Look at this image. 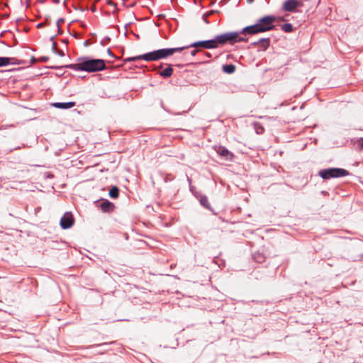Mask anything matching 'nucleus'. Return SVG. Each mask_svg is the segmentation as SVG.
Listing matches in <instances>:
<instances>
[{
	"mask_svg": "<svg viewBox=\"0 0 363 363\" xmlns=\"http://www.w3.org/2000/svg\"><path fill=\"white\" fill-rule=\"evenodd\" d=\"M228 43L233 44L237 42H245L247 40L246 37L242 36L240 32H229L226 33Z\"/></svg>",
	"mask_w": 363,
	"mask_h": 363,
	"instance_id": "5",
	"label": "nucleus"
},
{
	"mask_svg": "<svg viewBox=\"0 0 363 363\" xmlns=\"http://www.w3.org/2000/svg\"><path fill=\"white\" fill-rule=\"evenodd\" d=\"M259 43L262 44L264 49H266L269 45V40L267 38H262L259 40Z\"/></svg>",
	"mask_w": 363,
	"mask_h": 363,
	"instance_id": "19",
	"label": "nucleus"
},
{
	"mask_svg": "<svg viewBox=\"0 0 363 363\" xmlns=\"http://www.w3.org/2000/svg\"><path fill=\"white\" fill-rule=\"evenodd\" d=\"M184 49H185L184 47L160 49L141 55L129 57L126 60V61L135 62L140 60H143L147 62L157 61L171 56L174 52L182 51Z\"/></svg>",
	"mask_w": 363,
	"mask_h": 363,
	"instance_id": "1",
	"label": "nucleus"
},
{
	"mask_svg": "<svg viewBox=\"0 0 363 363\" xmlns=\"http://www.w3.org/2000/svg\"><path fill=\"white\" fill-rule=\"evenodd\" d=\"M107 52H108V54H109V55L113 56V54L109 49H108Z\"/></svg>",
	"mask_w": 363,
	"mask_h": 363,
	"instance_id": "21",
	"label": "nucleus"
},
{
	"mask_svg": "<svg viewBox=\"0 0 363 363\" xmlns=\"http://www.w3.org/2000/svg\"><path fill=\"white\" fill-rule=\"evenodd\" d=\"M189 47H194V48L202 47L203 48L212 49V48H216L217 45L216 44V41H214V39H213V40H209L196 42V43L191 44V45L188 46V48H189ZM184 48H187V47H184Z\"/></svg>",
	"mask_w": 363,
	"mask_h": 363,
	"instance_id": "8",
	"label": "nucleus"
},
{
	"mask_svg": "<svg viewBox=\"0 0 363 363\" xmlns=\"http://www.w3.org/2000/svg\"><path fill=\"white\" fill-rule=\"evenodd\" d=\"M109 196L111 198L116 199L118 196V189L116 186H113L109 191Z\"/></svg>",
	"mask_w": 363,
	"mask_h": 363,
	"instance_id": "16",
	"label": "nucleus"
},
{
	"mask_svg": "<svg viewBox=\"0 0 363 363\" xmlns=\"http://www.w3.org/2000/svg\"><path fill=\"white\" fill-rule=\"evenodd\" d=\"M348 172L342 168H329L320 170L319 175L324 179L347 176Z\"/></svg>",
	"mask_w": 363,
	"mask_h": 363,
	"instance_id": "3",
	"label": "nucleus"
},
{
	"mask_svg": "<svg viewBox=\"0 0 363 363\" xmlns=\"http://www.w3.org/2000/svg\"><path fill=\"white\" fill-rule=\"evenodd\" d=\"M214 41H216V44L217 45V48L218 47V45H223V44H225L226 43H228L226 33H223L222 35H217L214 38Z\"/></svg>",
	"mask_w": 363,
	"mask_h": 363,
	"instance_id": "12",
	"label": "nucleus"
},
{
	"mask_svg": "<svg viewBox=\"0 0 363 363\" xmlns=\"http://www.w3.org/2000/svg\"><path fill=\"white\" fill-rule=\"evenodd\" d=\"M360 142H361V146H362V148H363V139H362Z\"/></svg>",
	"mask_w": 363,
	"mask_h": 363,
	"instance_id": "23",
	"label": "nucleus"
},
{
	"mask_svg": "<svg viewBox=\"0 0 363 363\" xmlns=\"http://www.w3.org/2000/svg\"><path fill=\"white\" fill-rule=\"evenodd\" d=\"M301 5L297 0H286L283 4V9L286 11H294L296 9Z\"/></svg>",
	"mask_w": 363,
	"mask_h": 363,
	"instance_id": "9",
	"label": "nucleus"
},
{
	"mask_svg": "<svg viewBox=\"0 0 363 363\" xmlns=\"http://www.w3.org/2000/svg\"><path fill=\"white\" fill-rule=\"evenodd\" d=\"M281 28L283 30L287 33L291 32L293 30V27L291 23H284L282 25Z\"/></svg>",
	"mask_w": 363,
	"mask_h": 363,
	"instance_id": "18",
	"label": "nucleus"
},
{
	"mask_svg": "<svg viewBox=\"0 0 363 363\" xmlns=\"http://www.w3.org/2000/svg\"><path fill=\"white\" fill-rule=\"evenodd\" d=\"M173 69L171 67H169L162 71L160 74L163 77H169L172 74Z\"/></svg>",
	"mask_w": 363,
	"mask_h": 363,
	"instance_id": "14",
	"label": "nucleus"
},
{
	"mask_svg": "<svg viewBox=\"0 0 363 363\" xmlns=\"http://www.w3.org/2000/svg\"><path fill=\"white\" fill-rule=\"evenodd\" d=\"M215 151L225 160L231 161L233 158V154L228 151L225 147L223 146H214Z\"/></svg>",
	"mask_w": 363,
	"mask_h": 363,
	"instance_id": "7",
	"label": "nucleus"
},
{
	"mask_svg": "<svg viewBox=\"0 0 363 363\" xmlns=\"http://www.w3.org/2000/svg\"><path fill=\"white\" fill-rule=\"evenodd\" d=\"M223 70L228 74H231L235 72V67L233 65H225L223 66Z\"/></svg>",
	"mask_w": 363,
	"mask_h": 363,
	"instance_id": "13",
	"label": "nucleus"
},
{
	"mask_svg": "<svg viewBox=\"0 0 363 363\" xmlns=\"http://www.w3.org/2000/svg\"><path fill=\"white\" fill-rule=\"evenodd\" d=\"M259 33V31L256 23L254 25L246 26L240 30L241 35L244 37H245L247 35H252Z\"/></svg>",
	"mask_w": 363,
	"mask_h": 363,
	"instance_id": "10",
	"label": "nucleus"
},
{
	"mask_svg": "<svg viewBox=\"0 0 363 363\" xmlns=\"http://www.w3.org/2000/svg\"><path fill=\"white\" fill-rule=\"evenodd\" d=\"M74 224V218L71 213H65L61 218L60 225L63 229L71 228Z\"/></svg>",
	"mask_w": 363,
	"mask_h": 363,
	"instance_id": "6",
	"label": "nucleus"
},
{
	"mask_svg": "<svg viewBox=\"0 0 363 363\" xmlns=\"http://www.w3.org/2000/svg\"><path fill=\"white\" fill-rule=\"evenodd\" d=\"M200 202H201V205H203V206H205L206 208L208 207V203L207 197H206V196L201 197V199L200 200Z\"/></svg>",
	"mask_w": 363,
	"mask_h": 363,
	"instance_id": "20",
	"label": "nucleus"
},
{
	"mask_svg": "<svg viewBox=\"0 0 363 363\" xmlns=\"http://www.w3.org/2000/svg\"><path fill=\"white\" fill-rule=\"evenodd\" d=\"M76 70L89 72L101 71L105 69V63L103 60H89L73 65Z\"/></svg>",
	"mask_w": 363,
	"mask_h": 363,
	"instance_id": "2",
	"label": "nucleus"
},
{
	"mask_svg": "<svg viewBox=\"0 0 363 363\" xmlns=\"http://www.w3.org/2000/svg\"><path fill=\"white\" fill-rule=\"evenodd\" d=\"M276 18L274 16H266L257 21L256 25L259 33L269 31L274 28Z\"/></svg>",
	"mask_w": 363,
	"mask_h": 363,
	"instance_id": "4",
	"label": "nucleus"
},
{
	"mask_svg": "<svg viewBox=\"0 0 363 363\" xmlns=\"http://www.w3.org/2000/svg\"><path fill=\"white\" fill-rule=\"evenodd\" d=\"M75 105L74 102L70 101V102H56L52 104V106L57 108H61V109H68L74 107Z\"/></svg>",
	"mask_w": 363,
	"mask_h": 363,
	"instance_id": "11",
	"label": "nucleus"
},
{
	"mask_svg": "<svg viewBox=\"0 0 363 363\" xmlns=\"http://www.w3.org/2000/svg\"><path fill=\"white\" fill-rule=\"evenodd\" d=\"M101 209L104 211H108L113 208V204L109 201H105L101 204Z\"/></svg>",
	"mask_w": 363,
	"mask_h": 363,
	"instance_id": "15",
	"label": "nucleus"
},
{
	"mask_svg": "<svg viewBox=\"0 0 363 363\" xmlns=\"http://www.w3.org/2000/svg\"><path fill=\"white\" fill-rule=\"evenodd\" d=\"M11 58L0 57V67H4L10 64Z\"/></svg>",
	"mask_w": 363,
	"mask_h": 363,
	"instance_id": "17",
	"label": "nucleus"
},
{
	"mask_svg": "<svg viewBox=\"0 0 363 363\" xmlns=\"http://www.w3.org/2000/svg\"><path fill=\"white\" fill-rule=\"evenodd\" d=\"M195 53H196V50H194V51L191 52V55H195Z\"/></svg>",
	"mask_w": 363,
	"mask_h": 363,
	"instance_id": "24",
	"label": "nucleus"
},
{
	"mask_svg": "<svg viewBox=\"0 0 363 363\" xmlns=\"http://www.w3.org/2000/svg\"><path fill=\"white\" fill-rule=\"evenodd\" d=\"M59 54H60L61 56H64V52H63V51H60V52H59Z\"/></svg>",
	"mask_w": 363,
	"mask_h": 363,
	"instance_id": "22",
	"label": "nucleus"
}]
</instances>
